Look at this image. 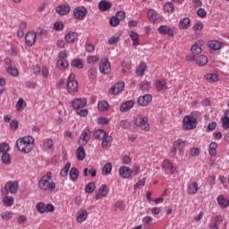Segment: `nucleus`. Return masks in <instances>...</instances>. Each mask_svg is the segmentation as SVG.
<instances>
[{
  "instance_id": "obj_64",
  "label": "nucleus",
  "mask_w": 229,
  "mask_h": 229,
  "mask_svg": "<svg viewBox=\"0 0 229 229\" xmlns=\"http://www.w3.org/2000/svg\"><path fill=\"white\" fill-rule=\"evenodd\" d=\"M119 42V36H113L108 39V44L111 46H115Z\"/></svg>"
},
{
  "instance_id": "obj_40",
  "label": "nucleus",
  "mask_w": 229,
  "mask_h": 229,
  "mask_svg": "<svg viewBox=\"0 0 229 229\" xmlns=\"http://www.w3.org/2000/svg\"><path fill=\"white\" fill-rule=\"evenodd\" d=\"M26 108V101L23 100L22 98H19L18 102L16 103V110L18 112H22Z\"/></svg>"
},
{
  "instance_id": "obj_47",
  "label": "nucleus",
  "mask_w": 229,
  "mask_h": 229,
  "mask_svg": "<svg viewBox=\"0 0 229 229\" xmlns=\"http://www.w3.org/2000/svg\"><path fill=\"white\" fill-rule=\"evenodd\" d=\"M7 72L13 76V78H17L19 76V70L12 65H9L7 68Z\"/></svg>"
},
{
  "instance_id": "obj_58",
  "label": "nucleus",
  "mask_w": 229,
  "mask_h": 229,
  "mask_svg": "<svg viewBox=\"0 0 229 229\" xmlns=\"http://www.w3.org/2000/svg\"><path fill=\"white\" fill-rule=\"evenodd\" d=\"M201 149L199 148H191L190 150V155L191 157H199Z\"/></svg>"
},
{
  "instance_id": "obj_51",
  "label": "nucleus",
  "mask_w": 229,
  "mask_h": 229,
  "mask_svg": "<svg viewBox=\"0 0 229 229\" xmlns=\"http://www.w3.org/2000/svg\"><path fill=\"white\" fill-rule=\"evenodd\" d=\"M148 17L149 21H152V22H155V21H157V11L154 9H150L148 13Z\"/></svg>"
},
{
  "instance_id": "obj_63",
  "label": "nucleus",
  "mask_w": 229,
  "mask_h": 229,
  "mask_svg": "<svg viewBox=\"0 0 229 229\" xmlns=\"http://www.w3.org/2000/svg\"><path fill=\"white\" fill-rule=\"evenodd\" d=\"M102 173H112V163L106 164L102 168Z\"/></svg>"
},
{
  "instance_id": "obj_15",
  "label": "nucleus",
  "mask_w": 229,
  "mask_h": 229,
  "mask_svg": "<svg viewBox=\"0 0 229 229\" xmlns=\"http://www.w3.org/2000/svg\"><path fill=\"white\" fill-rule=\"evenodd\" d=\"M152 100L153 97L151 94H145L138 98L137 103L140 106H148V105H149L150 101Z\"/></svg>"
},
{
  "instance_id": "obj_46",
  "label": "nucleus",
  "mask_w": 229,
  "mask_h": 229,
  "mask_svg": "<svg viewBox=\"0 0 229 229\" xmlns=\"http://www.w3.org/2000/svg\"><path fill=\"white\" fill-rule=\"evenodd\" d=\"M72 67H75L76 69H83V61L81 59H74L71 63Z\"/></svg>"
},
{
  "instance_id": "obj_41",
  "label": "nucleus",
  "mask_w": 229,
  "mask_h": 229,
  "mask_svg": "<svg viewBox=\"0 0 229 229\" xmlns=\"http://www.w3.org/2000/svg\"><path fill=\"white\" fill-rule=\"evenodd\" d=\"M151 89V84L148 81H143L140 84V89L142 90V92H148Z\"/></svg>"
},
{
  "instance_id": "obj_13",
  "label": "nucleus",
  "mask_w": 229,
  "mask_h": 229,
  "mask_svg": "<svg viewBox=\"0 0 229 229\" xmlns=\"http://www.w3.org/2000/svg\"><path fill=\"white\" fill-rule=\"evenodd\" d=\"M89 140H90V130L84 129L78 142L81 146H87V144H89Z\"/></svg>"
},
{
  "instance_id": "obj_26",
  "label": "nucleus",
  "mask_w": 229,
  "mask_h": 229,
  "mask_svg": "<svg viewBox=\"0 0 229 229\" xmlns=\"http://www.w3.org/2000/svg\"><path fill=\"white\" fill-rule=\"evenodd\" d=\"M112 140H114V139H112V136L106 134L105 138L102 139V148H104V149H108V148L112 146Z\"/></svg>"
},
{
  "instance_id": "obj_48",
  "label": "nucleus",
  "mask_w": 229,
  "mask_h": 229,
  "mask_svg": "<svg viewBox=\"0 0 229 229\" xmlns=\"http://www.w3.org/2000/svg\"><path fill=\"white\" fill-rule=\"evenodd\" d=\"M10 151V145L6 142L0 143V154L8 153Z\"/></svg>"
},
{
  "instance_id": "obj_29",
  "label": "nucleus",
  "mask_w": 229,
  "mask_h": 229,
  "mask_svg": "<svg viewBox=\"0 0 229 229\" xmlns=\"http://www.w3.org/2000/svg\"><path fill=\"white\" fill-rule=\"evenodd\" d=\"M205 80L208 81V83H217L219 81V76L215 73H208L204 76Z\"/></svg>"
},
{
  "instance_id": "obj_3",
  "label": "nucleus",
  "mask_w": 229,
  "mask_h": 229,
  "mask_svg": "<svg viewBox=\"0 0 229 229\" xmlns=\"http://www.w3.org/2000/svg\"><path fill=\"white\" fill-rule=\"evenodd\" d=\"M38 187L44 192H47V191H49L50 192H55V189H56V183H55L54 182H49V180H47V177L42 176V178L38 182Z\"/></svg>"
},
{
  "instance_id": "obj_44",
  "label": "nucleus",
  "mask_w": 229,
  "mask_h": 229,
  "mask_svg": "<svg viewBox=\"0 0 229 229\" xmlns=\"http://www.w3.org/2000/svg\"><path fill=\"white\" fill-rule=\"evenodd\" d=\"M164 10L166 13H173L174 12V4L172 2L165 4Z\"/></svg>"
},
{
  "instance_id": "obj_24",
  "label": "nucleus",
  "mask_w": 229,
  "mask_h": 229,
  "mask_svg": "<svg viewBox=\"0 0 229 229\" xmlns=\"http://www.w3.org/2000/svg\"><path fill=\"white\" fill-rule=\"evenodd\" d=\"M100 12H108L112 8V3L106 0H102L98 3Z\"/></svg>"
},
{
  "instance_id": "obj_45",
  "label": "nucleus",
  "mask_w": 229,
  "mask_h": 229,
  "mask_svg": "<svg viewBox=\"0 0 229 229\" xmlns=\"http://www.w3.org/2000/svg\"><path fill=\"white\" fill-rule=\"evenodd\" d=\"M88 78L89 80H96L98 78V72L96 71V68L92 67L88 70Z\"/></svg>"
},
{
  "instance_id": "obj_33",
  "label": "nucleus",
  "mask_w": 229,
  "mask_h": 229,
  "mask_svg": "<svg viewBox=\"0 0 229 229\" xmlns=\"http://www.w3.org/2000/svg\"><path fill=\"white\" fill-rule=\"evenodd\" d=\"M162 167L164 169H170V171L172 173H176V167L175 166H173V164L171 163V161L167 160V159H165L162 163Z\"/></svg>"
},
{
  "instance_id": "obj_1",
  "label": "nucleus",
  "mask_w": 229,
  "mask_h": 229,
  "mask_svg": "<svg viewBox=\"0 0 229 229\" xmlns=\"http://www.w3.org/2000/svg\"><path fill=\"white\" fill-rule=\"evenodd\" d=\"M16 146L21 153H31V149L35 146V140L31 136H24L17 140Z\"/></svg>"
},
{
  "instance_id": "obj_60",
  "label": "nucleus",
  "mask_w": 229,
  "mask_h": 229,
  "mask_svg": "<svg viewBox=\"0 0 229 229\" xmlns=\"http://www.w3.org/2000/svg\"><path fill=\"white\" fill-rule=\"evenodd\" d=\"M54 30H55V31H62V30H64V22L62 21L55 22Z\"/></svg>"
},
{
  "instance_id": "obj_18",
  "label": "nucleus",
  "mask_w": 229,
  "mask_h": 229,
  "mask_svg": "<svg viewBox=\"0 0 229 229\" xmlns=\"http://www.w3.org/2000/svg\"><path fill=\"white\" fill-rule=\"evenodd\" d=\"M208 46L209 49H213V51H219V49H223V47H225V43L217 40H211L208 42Z\"/></svg>"
},
{
  "instance_id": "obj_6",
  "label": "nucleus",
  "mask_w": 229,
  "mask_h": 229,
  "mask_svg": "<svg viewBox=\"0 0 229 229\" xmlns=\"http://www.w3.org/2000/svg\"><path fill=\"white\" fill-rule=\"evenodd\" d=\"M36 209L39 214H47L49 212H55V206H53V204L46 205L44 202H38L36 205Z\"/></svg>"
},
{
  "instance_id": "obj_37",
  "label": "nucleus",
  "mask_w": 229,
  "mask_h": 229,
  "mask_svg": "<svg viewBox=\"0 0 229 229\" xmlns=\"http://www.w3.org/2000/svg\"><path fill=\"white\" fill-rule=\"evenodd\" d=\"M208 63V58H207V56L205 55H199L196 58V64L199 67H203V65H207Z\"/></svg>"
},
{
  "instance_id": "obj_62",
  "label": "nucleus",
  "mask_w": 229,
  "mask_h": 229,
  "mask_svg": "<svg viewBox=\"0 0 229 229\" xmlns=\"http://www.w3.org/2000/svg\"><path fill=\"white\" fill-rule=\"evenodd\" d=\"M54 141L53 139H48L45 140L44 146L47 149H53Z\"/></svg>"
},
{
  "instance_id": "obj_30",
  "label": "nucleus",
  "mask_w": 229,
  "mask_h": 229,
  "mask_svg": "<svg viewBox=\"0 0 229 229\" xmlns=\"http://www.w3.org/2000/svg\"><path fill=\"white\" fill-rule=\"evenodd\" d=\"M192 55H200L201 49V41H197L191 48Z\"/></svg>"
},
{
  "instance_id": "obj_2",
  "label": "nucleus",
  "mask_w": 229,
  "mask_h": 229,
  "mask_svg": "<svg viewBox=\"0 0 229 229\" xmlns=\"http://www.w3.org/2000/svg\"><path fill=\"white\" fill-rule=\"evenodd\" d=\"M66 87L67 92L71 94V96H76V94H78V81L74 73L69 75Z\"/></svg>"
},
{
  "instance_id": "obj_10",
  "label": "nucleus",
  "mask_w": 229,
  "mask_h": 229,
  "mask_svg": "<svg viewBox=\"0 0 229 229\" xmlns=\"http://www.w3.org/2000/svg\"><path fill=\"white\" fill-rule=\"evenodd\" d=\"M99 71L103 74H110V71H112V66L110 65V62H108V58L101 59L99 64Z\"/></svg>"
},
{
  "instance_id": "obj_53",
  "label": "nucleus",
  "mask_w": 229,
  "mask_h": 229,
  "mask_svg": "<svg viewBox=\"0 0 229 229\" xmlns=\"http://www.w3.org/2000/svg\"><path fill=\"white\" fill-rule=\"evenodd\" d=\"M13 217V212L12 211H5L1 215V218L4 219V221H8Z\"/></svg>"
},
{
  "instance_id": "obj_57",
  "label": "nucleus",
  "mask_w": 229,
  "mask_h": 229,
  "mask_svg": "<svg viewBox=\"0 0 229 229\" xmlns=\"http://www.w3.org/2000/svg\"><path fill=\"white\" fill-rule=\"evenodd\" d=\"M10 128L11 130H13V131H17V130H19V121L17 120L11 121Z\"/></svg>"
},
{
  "instance_id": "obj_59",
  "label": "nucleus",
  "mask_w": 229,
  "mask_h": 229,
  "mask_svg": "<svg viewBox=\"0 0 229 229\" xmlns=\"http://www.w3.org/2000/svg\"><path fill=\"white\" fill-rule=\"evenodd\" d=\"M167 25H161L158 27L159 35H167Z\"/></svg>"
},
{
  "instance_id": "obj_31",
  "label": "nucleus",
  "mask_w": 229,
  "mask_h": 229,
  "mask_svg": "<svg viewBox=\"0 0 229 229\" xmlns=\"http://www.w3.org/2000/svg\"><path fill=\"white\" fill-rule=\"evenodd\" d=\"M224 130H228L229 126V109L225 111V115L221 118Z\"/></svg>"
},
{
  "instance_id": "obj_43",
  "label": "nucleus",
  "mask_w": 229,
  "mask_h": 229,
  "mask_svg": "<svg viewBox=\"0 0 229 229\" xmlns=\"http://www.w3.org/2000/svg\"><path fill=\"white\" fill-rule=\"evenodd\" d=\"M146 69H148V64H146L144 62L140 63L137 70L138 76H144Z\"/></svg>"
},
{
  "instance_id": "obj_28",
  "label": "nucleus",
  "mask_w": 229,
  "mask_h": 229,
  "mask_svg": "<svg viewBox=\"0 0 229 229\" xmlns=\"http://www.w3.org/2000/svg\"><path fill=\"white\" fill-rule=\"evenodd\" d=\"M191 28V19L183 18L179 21V29L180 30H188Z\"/></svg>"
},
{
  "instance_id": "obj_7",
  "label": "nucleus",
  "mask_w": 229,
  "mask_h": 229,
  "mask_svg": "<svg viewBox=\"0 0 229 229\" xmlns=\"http://www.w3.org/2000/svg\"><path fill=\"white\" fill-rule=\"evenodd\" d=\"M4 190L6 191L7 194H17L18 191H19V182L17 181H9L5 186H4Z\"/></svg>"
},
{
  "instance_id": "obj_9",
  "label": "nucleus",
  "mask_w": 229,
  "mask_h": 229,
  "mask_svg": "<svg viewBox=\"0 0 229 229\" xmlns=\"http://www.w3.org/2000/svg\"><path fill=\"white\" fill-rule=\"evenodd\" d=\"M110 192V189H108V186L106 184H102L97 194L95 195V199L99 200L103 199V198H106L108 196V193Z\"/></svg>"
},
{
  "instance_id": "obj_12",
  "label": "nucleus",
  "mask_w": 229,
  "mask_h": 229,
  "mask_svg": "<svg viewBox=\"0 0 229 229\" xmlns=\"http://www.w3.org/2000/svg\"><path fill=\"white\" fill-rule=\"evenodd\" d=\"M87 106V98H74L72 101V108L73 110H80V108H85Z\"/></svg>"
},
{
  "instance_id": "obj_55",
  "label": "nucleus",
  "mask_w": 229,
  "mask_h": 229,
  "mask_svg": "<svg viewBox=\"0 0 229 229\" xmlns=\"http://www.w3.org/2000/svg\"><path fill=\"white\" fill-rule=\"evenodd\" d=\"M121 128L123 130H130L131 128V123L128 120H123L120 122Z\"/></svg>"
},
{
  "instance_id": "obj_11",
  "label": "nucleus",
  "mask_w": 229,
  "mask_h": 229,
  "mask_svg": "<svg viewBox=\"0 0 229 229\" xmlns=\"http://www.w3.org/2000/svg\"><path fill=\"white\" fill-rule=\"evenodd\" d=\"M185 148V140L179 139L173 144V149L171 151V157L176 156V151H182Z\"/></svg>"
},
{
  "instance_id": "obj_32",
  "label": "nucleus",
  "mask_w": 229,
  "mask_h": 229,
  "mask_svg": "<svg viewBox=\"0 0 229 229\" xmlns=\"http://www.w3.org/2000/svg\"><path fill=\"white\" fill-rule=\"evenodd\" d=\"M109 107L110 105L106 100L99 101L98 104V112H106V110H108Z\"/></svg>"
},
{
  "instance_id": "obj_14",
  "label": "nucleus",
  "mask_w": 229,
  "mask_h": 229,
  "mask_svg": "<svg viewBox=\"0 0 229 229\" xmlns=\"http://www.w3.org/2000/svg\"><path fill=\"white\" fill-rule=\"evenodd\" d=\"M223 223V216L216 215L208 223L209 229H219V225Z\"/></svg>"
},
{
  "instance_id": "obj_25",
  "label": "nucleus",
  "mask_w": 229,
  "mask_h": 229,
  "mask_svg": "<svg viewBox=\"0 0 229 229\" xmlns=\"http://www.w3.org/2000/svg\"><path fill=\"white\" fill-rule=\"evenodd\" d=\"M216 201L221 208H228L229 199H225L224 195H219L216 199Z\"/></svg>"
},
{
  "instance_id": "obj_56",
  "label": "nucleus",
  "mask_w": 229,
  "mask_h": 229,
  "mask_svg": "<svg viewBox=\"0 0 229 229\" xmlns=\"http://www.w3.org/2000/svg\"><path fill=\"white\" fill-rule=\"evenodd\" d=\"M145 185H146V178H142L134 185V191H137V189H142V187H144Z\"/></svg>"
},
{
  "instance_id": "obj_42",
  "label": "nucleus",
  "mask_w": 229,
  "mask_h": 229,
  "mask_svg": "<svg viewBox=\"0 0 229 229\" xmlns=\"http://www.w3.org/2000/svg\"><path fill=\"white\" fill-rule=\"evenodd\" d=\"M96 191V183L94 182H89L85 187V192L87 194H92Z\"/></svg>"
},
{
  "instance_id": "obj_20",
  "label": "nucleus",
  "mask_w": 229,
  "mask_h": 229,
  "mask_svg": "<svg viewBox=\"0 0 229 229\" xmlns=\"http://www.w3.org/2000/svg\"><path fill=\"white\" fill-rule=\"evenodd\" d=\"M133 105H135V101L133 100L123 102L120 106V112H128L129 110H131V108H133Z\"/></svg>"
},
{
  "instance_id": "obj_4",
  "label": "nucleus",
  "mask_w": 229,
  "mask_h": 229,
  "mask_svg": "<svg viewBox=\"0 0 229 229\" xmlns=\"http://www.w3.org/2000/svg\"><path fill=\"white\" fill-rule=\"evenodd\" d=\"M194 114L196 113H191V115L184 116L182 120V128L184 130H194L198 126V119L194 117Z\"/></svg>"
},
{
  "instance_id": "obj_39",
  "label": "nucleus",
  "mask_w": 229,
  "mask_h": 229,
  "mask_svg": "<svg viewBox=\"0 0 229 229\" xmlns=\"http://www.w3.org/2000/svg\"><path fill=\"white\" fill-rule=\"evenodd\" d=\"M129 36L132 40V46H140V43L139 42V34H137L135 31H131L129 33Z\"/></svg>"
},
{
  "instance_id": "obj_8",
  "label": "nucleus",
  "mask_w": 229,
  "mask_h": 229,
  "mask_svg": "<svg viewBox=\"0 0 229 229\" xmlns=\"http://www.w3.org/2000/svg\"><path fill=\"white\" fill-rule=\"evenodd\" d=\"M87 8L85 6H79L73 10V16L78 21H83L87 17Z\"/></svg>"
},
{
  "instance_id": "obj_21",
  "label": "nucleus",
  "mask_w": 229,
  "mask_h": 229,
  "mask_svg": "<svg viewBox=\"0 0 229 229\" xmlns=\"http://www.w3.org/2000/svg\"><path fill=\"white\" fill-rule=\"evenodd\" d=\"M78 38V33L76 31H69L64 36V40L67 44H74V40Z\"/></svg>"
},
{
  "instance_id": "obj_35",
  "label": "nucleus",
  "mask_w": 229,
  "mask_h": 229,
  "mask_svg": "<svg viewBox=\"0 0 229 229\" xmlns=\"http://www.w3.org/2000/svg\"><path fill=\"white\" fill-rule=\"evenodd\" d=\"M85 155H86L85 148L81 145L77 148V151H76L77 160H81V161L85 160Z\"/></svg>"
},
{
  "instance_id": "obj_17",
  "label": "nucleus",
  "mask_w": 229,
  "mask_h": 229,
  "mask_svg": "<svg viewBox=\"0 0 229 229\" xmlns=\"http://www.w3.org/2000/svg\"><path fill=\"white\" fill-rule=\"evenodd\" d=\"M199 191V185L196 182H192L189 183L187 186V192L191 196H194L195 194H198Z\"/></svg>"
},
{
  "instance_id": "obj_52",
  "label": "nucleus",
  "mask_w": 229,
  "mask_h": 229,
  "mask_svg": "<svg viewBox=\"0 0 229 229\" xmlns=\"http://www.w3.org/2000/svg\"><path fill=\"white\" fill-rule=\"evenodd\" d=\"M3 202H4V205H6L7 207H13V203H14V200H13V198L5 196V197H4V199H3Z\"/></svg>"
},
{
  "instance_id": "obj_50",
  "label": "nucleus",
  "mask_w": 229,
  "mask_h": 229,
  "mask_svg": "<svg viewBox=\"0 0 229 229\" xmlns=\"http://www.w3.org/2000/svg\"><path fill=\"white\" fill-rule=\"evenodd\" d=\"M120 20L117 18V16H112L109 24L112 28H115L116 26H119Z\"/></svg>"
},
{
  "instance_id": "obj_5",
  "label": "nucleus",
  "mask_w": 229,
  "mask_h": 229,
  "mask_svg": "<svg viewBox=\"0 0 229 229\" xmlns=\"http://www.w3.org/2000/svg\"><path fill=\"white\" fill-rule=\"evenodd\" d=\"M133 123L137 128L143 130V131H149V123H148V116H142L140 114H138L133 118Z\"/></svg>"
},
{
  "instance_id": "obj_22",
  "label": "nucleus",
  "mask_w": 229,
  "mask_h": 229,
  "mask_svg": "<svg viewBox=\"0 0 229 229\" xmlns=\"http://www.w3.org/2000/svg\"><path fill=\"white\" fill-rule=\"evenodd\" d=\"M87 217H89V213L85 209H80L77 212V222L78 223H85L87 221Z\"/></svg>"
},
{
  "instance_id": "obj_34",
  "label": "nucleus",
  "mask_w": 229,
  "mask_h": 229,
  "mask_svg": "<svg viewBox=\"0 0 229 229\" xmlns=\"http://www.w3.org/2000/svg\"><path fill=\"white\" fill-rule=\"evenodd\" d=\"M108 133L105 131L103 129H98L94 131V137L95 139H98V140H102V139H105Z\"/></svg>"
},
{
  "instance_id": "obj_54",
  "label": "nucleus",
  "mask_w": 229,
  "mask_h": 229,
  "mask_svg": "<svg viewBox=\"0 0 229 229\" xmlns=\"http://www.w3.org/2000/svg\"><path fill=\"white\" fill-rule=\"evenodd\" d=\"M57 67H62L63 69H67V67H69V61H67V59L58 60Z\"/></svg>"
},
{
  "instance_id": "obj_23",
  "label": "nucleus",
  "mask_w": 229,
  "mask_h": 229,
  "mask_svg": "<svg viewBox=\"0 0 229 229\" xmlns=\"http://www.w3.org/2000/svg\"><path fill=\"white\" fill-rule=\"evenodd\" d=\"M56 13H59V15H67L69 12H71V6L61 4L55 8Z\"/></svg>"
},
{
  "instance_id": "obj_19",
  "label": "nucleus",
  "mask_w": 229,
  "mask_h": 229,
  "mask_svg": "<svg viewBox=\"0 0 229 229\" xmlns=\"http://www.w3.org/2000/svg\"><path fill=\"white\" fill-rule=\"evenodd\" d=\"M123 89H124V82L123 81L117 82L116 84L114 85V87H112V89H110V92L111 94L117 96L119 92H123Z\"/></svg>"
},
{
  "instance_id": "obj_27",
  "label": "nucleus",
  "mask_w": 229,
  "mask_h": 229,
  "mask_svg": "<svg viewBox=\"0 0 229 229\" xmlns=\"http://www.w3.org/2000/svg\"><path fill=\"white\" fill-rule=\"evenodd\" d=\"M140 171V166L134 165L132 170L128 166H122L119 169V173H139Z\"/></svg>"
},
{
  "instance_id": "obj_16",
  "label": "nucleus",
  "mask_w": 229,
  "mask_h": 229,
  "mask_svg": "<svg viewBox=\"0 0 229 229\" xmlns=\"http://www.w3.org/2000/svg\"><path fill=\"white\" fill-rule=\"evenodd\" d=\"M35 42H37V33H35L34 31L27 32V34L25 35L26 46L31 47V46H33Z\"/></svg>"
},
{
  "instance_id": "obj_36",
  "label": "nucleus",
  "mask_w": 229,
  "mask_h": 229,
  "mask_svg": "<svg viewBox=\"0 0 229 229\" xmlns=\"http://www.w3.org/2000/svg\"><path fill=\"white\" fill-rule=\"evenodd\" d=\"M217 143L213 141L209 144L208 153L210 157H216L217 155Z\"/></svg>"
},
{
  "instance_id": "obj_38",
  "label": "nucleus",
  "mask_w": 229,
  "mask_h": 229,
  "mask_svg": "<svg viewBox=\"0 0 229 229\" xmlns=\"http://www.w3.org/2000/svg\"><path fill=\"white\" fill-rule=\"evenodd\" d=\"M1 160L5 165H10V164H12V157L10 156V153L7 152L2 154Z\"/></svg>"
},
{
  "instance_id": "obj_49",
  "label": "nucleus",
  "mask_w": 229,
  "mask_h": 229,
  "mask_svg": "<svg viewBox=\"0 0 229 229\" xmlns=\"http://www.w3.org/2000/svg\"><path fill=\"white\" fill-rule=\"evenodd\" d=\"M156 87L157 89V90H165L167 89V87L165 86V81H156Z\"/></svg>"
},
{
  "instance_id": "obj_61",
  "label": "nucleus",
  "mask_w": 229,
  "mask_h": 229,
  "mask_svg": "<svg viewBox=\"0 0 229 229\" xmlns=\"http://www.w3.org/2000/svg\"><path fill=\"white\" fill-rule=\"evenodd\" d=\"M88 64H95V62H99V56L90 55L87 58Z\"/></svg>"
}]
</instances>
